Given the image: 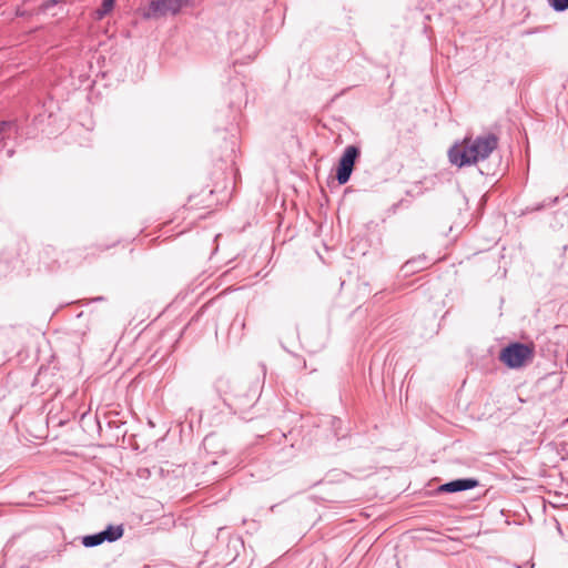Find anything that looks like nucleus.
<instances>
[{"instance_id":"f257e3e1","label":"nucleus","mask_w":568,"mask_h":568,"mask_svg":"<svg viewBox=\"0 0 568 568\" xmlns=\"http://www.w3.org/2000/svg\"><path fill=\"white\" fill-rule=\"evenodd\" d=\"M497 146L498 138L494 133L475 139L467 136L462 144H455L449 149L448 159L458 168L468 166L486 160Z\"/></svg>"},{"instance_id":"f03ea898","label":"nucleus","mask_w":568,"mask_h":568,"mask_svg":"<svg viewBox=\"0 0 568 568\" xmlns=\"http://www.w3.org/2000/svg\"><path fill=\"white\" fill-rule=\"evenodd\" d=\"M534 357V348L523 343H513L501 349L499 359L509 368H519Z\"/></svg>"},{"instance_id":"7ed1b4c3","label":"nucleus","mask_w":568,"mask_h":568,"mask_svg":"<svg viewBox=\"0 0 568 568\" xmlns=\"http://www.w3.org/2000/svg\"><path fill=\"white\" fill-rule=\"evenodd\" d=\"M186 0H152L143 12L145 19H159L166 14H176L185 4Z\"/></svg>"},{"instance_id":"20e7f679","label":"nucleus","mask_w":568,"mask_h":568,"mask_svg":"<svg viewBox=\"0 0 568 568\" xmlns=\"http://www.w3.org/2000/svg\"><path fill=\"white\" fill-rule=\"evenodd\" d=\"M358 155H359L358 148H356L354 145H348L345 149L342 158L339 159L337 173H336V179L338 181V184L343 185L348 182L351 174L353 172L355 161L358 158Z\"/></svg>"},{"instance_id":"39448f33","label":"nucleus","mask_w":568,"mask_h":568,"mask_svg":"<svg viewBox=\"0 0 568 568\" xmlns=\"http://www.w3.org/2000/svg\"><path fill=\"white\" fill-rule=\"evenodd\" d=\"M478 486V480L474 478H460L443 484L438 487L440 493H457L473 489Z\"/></svg>"},{"instance_id":"423d86ee","label":"nucleus","mask_w":568,"mask_h":568,"mask_svg":"<svg viewBox=\"0 0 568 568\" xmlns=\"http://www.w3.org/2000/svg\"><path fill=\"white\" fill-rule=\"evenodd\" d=\"M214 192H215L214 189H210L207 191V193L202 199H200L201 195H191L189 197V207L191 210H200V209H210V207H212L213 204H214V201L212 199Z\"/></svg>"},{"instance_id":"0eeeda50","label":"nucleus","mask_w":568,"mask_h":568,"mask_svg":"<svg viewBox=\"0 0 568 568\" xmlns=\"http://www.w3.org/2000/svg\"><path fill=\"white\" fill-rule=\"evenodd\" d=\"M102 537H103V541H109V542H112V541H115L118 539H120L123 535V528L122 526H112L110 525L105 530L103 531H100Z\"/></svg>"},{"instance_id":"6e6552de","label":"nucleus","mask_w":568,"mask_h":568,"mask_svg":"<svg viewBox=\"0 0 568 568\" xmlns=\"http://www.w3.org/2000/svg\"><path fill=\"white\" fill-rule=\"evenodd\" d=\"M427 265V262L425 260V257H418V258H414V260H409L407 261L403 268L405 270L406 273H415V272H418L420 270H424Z\"/></svg>"},{"instance_id":"1a4fd4ad","label":"nucleus","mask_w":568,"mask_h":568,"mask_svg":"<svg viewBox=\"0 0 568 568\" xmlns=\"http://www.w3.org/2000/svg\"><path fill=\"white\" fill-rule=\"evenodd\" d=\"M115 0H102V4L93 12L95 20H102L108 13L113 10Z\"/></svg>"},{"instance_id":"9d476101","label":"nucleus","mask_w":568,"mask_h":568,"mask_svg":"<svg viewBox=\"0 0 568 568\" xmlns=\"http://www.w3.org/2000/svg\"><path fill=\"white\" fill-rule=\"evenodd\" d=\"M103 542L101 532L88 535L82 538V545L87 548L99 546Z\"/></svg>"},{"instance_id":"9b49d317","label":"nucleus","mask_w":568,"mask_h":568,"mask_svg":"<svg viewBox=\"0 0 568 568\" xmlns=\"http://www.w3.org/2000/svg\"><path fill=\"white\" fill-rule=\"evenodd\" d=\"M549 7L556 12L568 10V0H547Z\"/></svg>"},{"instance_id":"f8f14e48","label":"nucleus","mask_w":568,"mask_h":568,"mask_svg":"<svg viewBox=\"0 0 568 568\" xmlns=\"http://www.w3.org/2000/svg\"><path fill=\"white\" fill-rule=\"evenodd\" d=\"M235 324H239L242 328H244V326H245V321H244V318H240L239 316H236V317L234 318V322H233V325H235Z\"/></svg>"},{"instance_id":"ddd939ff","label":"nucleus","mask_w":568,"mask_h":568,"mask_svg":"<svg viewBox=\"0 0 568 568\" xmlns=\"http://www.w3.org/2000/svg\"><path fill=\"white\" fill-rule=\"evenodd\" d=\"M62 0H49V3L45 4V7H49V6H54V4H58L59 2H61Z\"/></svg>"}]
</instances>
